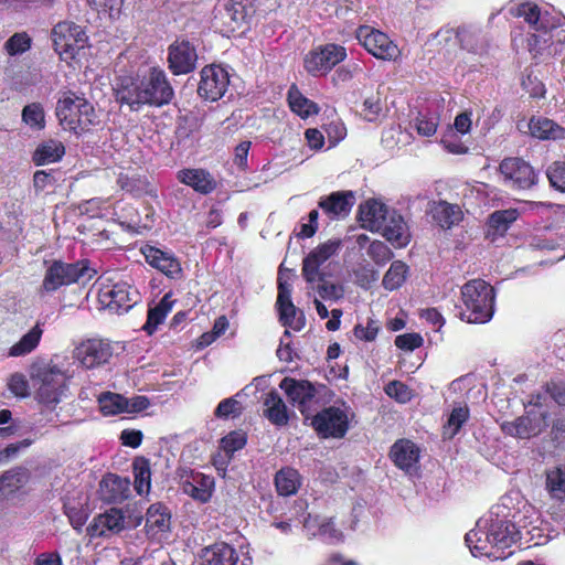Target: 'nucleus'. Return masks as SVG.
<instances>
[{
    "label": "nucleus",
    "mask_w": 565,
    "mask_h": 565,
    "mask_svg": "<svg viewBox=\"0 0 565 565\" xmlns=\"http://www.w3.org/2000/svg\"><path fill=\"white\" fill-rule=\"evenodd\" d=\"M361 226L381 233L395 247H404L411 241L408 226L403 216L376 200L360 205Z\"/></svg>",
    "instance_id": "f257e3e1"
},
{
    "label": "nucleus",
    "mask_w": 565,
    "mask_h": 565,
    "mask_svg": "<svg viewBox=\"0 0 565 565\" xmlns=\"http://www.w3.org/2000/svg\"><path fill=\"white\" fill-rule=\"evenodd\" d=\"M511 12L523 18L533 30L527 39V49L533 57L551 55V32L558 26L561 19L552 17L547 11L542 12L537 4L532 2L520 3L511 8Z\"/></svg>",
    "instance_id": "f03ea898"
},
{
    "label": "nucleus",
    "mask_w": 565,
    "mask_h": 565,
    "mask_svg": "<svg viewBox=\"0 0 565 565\" xmlns=\"http://www.w3.org/2000/svg\"><path fill=\"white\" fill-rule=\"evenodd\" d=\"M55 114L62 128L75 135H82L99 122L94 106L83 95L71 90L58 98Z\"/></svg>",
    "instance_id": "7ed1b4c3"
},
{
    "label": "nucleus",
    "mask_w": 565,
    "mask_h": 565,
    "mask_svg": "<svg viewBox=\"0 0 565 565\" xmlns=\"http://www.w3.org/2000/svg\"><path fill=\"white\" fill-rule=\"evenodd\" d=\"M494 289L482 279H472L461 287L463 308L459 311L462 321L486 323L494 313Z\"/></svg>",
    "instance_id": "20e7f679"
},
{
    "label": "nucleus",
    "mask_w": 565,
    "mask_h": 565,
    "mask_svg": "<svg viewBox=\"0 0 565 565\" xmlns=\"http://www.w3.org/2000/svg\"><path fill=\"white\" fill-rule=\"evenodd\" d=\"M93 270L86 262L64 263L53 260L46 266L42 280L41 294H52L64 286L79 282L83 279H90Z\"/></svg>",
    "instance_id": "39448f33"
},
{
    "label": "nucleus",
    "mask_w": 565,
    "mask_h": 565,
    "mask_svg": "<svg viewBox=\"0 0 565 565\" xmlns=\"http://www.w3.org/2000/svg\"><path fill=\"white\" fill-rule=\"evenodd\" d=\"M35 381L38 385L36 399L47 408H54L65 396L67 376L60 366L46 365L40 369Z\"/></svg>",
    "instance_id": "423d86ee"
},
{
    "label": "nucleus",
    "mask_w": 565,
    "mask_h": 565,
    "mask_svg": "<svg viewBox=\"0 0 565 565\" xmlns=\"http://www.w3.org/2000/svg\"><path fill=\"white\" fill-rule=\"evenodd\" d=\"M279 387L285 391L289 401L297 406L308 420L320 406V398L316 386L306 380L285 377Z\"/></svg>",
    "instance_id": "0eeeda50"
},
{
    "label": "nucleus",
    "mask_w": 565,
    "mask_h": 565,
    "mask_svg": "<svg viewBox=\"0 0 565 565\" xmlns=\"http://www.w3.org/2000/svg\"><path fill=\"white\" fill-rule=\"evenodd\" d=\"M358 41L374 57L383 61H396L401 56L398 46L382 31L369 25L356 30Z\"/></svg>",
    "instance_id": "6e6552de"
},
{
    "label": "nucleus",
    "mask_w": 565,
    "mask_h": 565,
    "mask_svg": "<svg viewBox=\"0 0 565 565\" xmlns=\"http://www.w3.org/2000/svg\"><path fill=\"white\" fill-rule=\"evenodd\" d=\"M86 39L83 29L70 21L57 23L52 31L55 51L63 60L74 58L77 52L84 47Z\"/></svg>",
    "instance_id": "1a4fd4ad"
},
{
    "label": "nucleus",
    "mask_w": 565,
    "mask_h": 565,
    "mask_svg": "<svg viewBox=\"0 0 565 565\" xmlns=\"http://www.w3.org/2000/svg\"><path fill=\"white\" fill-rule=\"evenodd\" d=\"M310 424L322 438H342L349 429L347 413L340 407L330 406L310 416Z\"/></svg>",
    "instance_id": "9d476101"
},
{
    "label": "nucleus",
    "mask_w": 565,
    "mask_h": 565,
    "mask_svg": "<svg viewBox=\"0 0 565 565\" xmlns=\"http://www.w3.org/2000/svg\"><path fill=\"white\" fill-rule=\"evenodd\" d=\"M504 185L513 190H527L536 184L534 169L521 158H505L499 166Z\"/></svg>",
    "instance_id": "9b49d317"
},
{
    "label": "nucleus",
    "mask_w": 565,
    "mask_h": 565,
    "mask_svg": "<svg viewBox=\"0 0 565 565\" xmlns=\"http://www.w3.org/2000/svg\"><path fill=\"white\" fill-rule=\"evenodd\" d=\"M546 409L527 408L524 416L512 422H504L501 428L504 434L518 438H531L541 434L547 426Z\"/></svg>",
    "instance_id": "f8f14e48"
},
{
    "label": "nucleus",
    "mask_w": 565,
    "mask_h": 565,
    "mask_svg": "<svg viewBox=\"0 0 565 565\" xmlns=\"http://www.w3.org/2000/svg\"><path fill=\"white\" fill-rule=\"evenodd\" d=\"M99 302L115 313L127 312L138 301V292L127 282H117L100 288Z\"/></svg>",
    "instance_id": "ddd939ff"
},
{
    "label": "nucleus",
    "mask_w": 565,
    "mask_h": 565,
    "mask_svg": "<svg viewBox=\"0 0 565 565\" xmlns=\"http://www.w3.org/2000/svg\"><path fill=\"white\" fill-rule=\"evenodd\" d=\"M141 82L148 105L163 106L172 100L174 90L162 68L151 67Z\"/></svg>",
    "instance_id": "4468645a"
},
{
    "label": "nucleus",
    "mask_w": 565,
    "mask_h": 565,
    "mask_svg": "<svg viewBox=\"0 0 565 565\" xmlns=\"http://www.w3.org/2000/svg\"><path fill=\"white\" fill-rule=\"evenodd\" d=\"M347 57L345 49L338 44H327L310 51L305 57V67L312 75L328 73Z\"/></svg>",
    "instance_id": "2eb2a0df"
},
{
    "label": "nucleus",
    "mask_w": 565,
    "mask_h": 565,
    "mask_svg": "<svg viewBox=\"0 0 565 565\" xmlns=\"http://www.w3.org/2000/svg\"><path fill=\"white\" fill-rule=\"evenodd\" d=\"M198 53L195 46L185 39H178L168 47V68L173 75H185L196 67Z\"/></svg>",
    "instance_id": "dca6fc26"
},
{
    "label": "nucleus",
    "mask_w": 565,
    "mask_h": 565,
    "mask_svg": "<svg viewBox=\"0 0 565 565\" xmlns=\"http://www.w3.org/2000/svg\"><path fill=\"white\" fill-rule=\"evenodd\" d=\"M230 76L226 70L217 65L205 66L201 71L198 93L206 100L216 102L227 90Z\"/></svg>",
    "instance_id": "f3484780"
},
{
    "label": "nucleus",
    "mask_w": 565,
    "mask_h": 565,
    "mask_svg": "<svg viewBox=\"0 0 565 565\" xmlns=\"http://www.w3.org/2000/svg\"><path fill=\"white\" fill-rule=\"evenodd\" d=\"M511 501V497H505L502 499V504L498 505L495 509L509 510V512L505 513L504 516L509 518L511 523L514 525V529H518V534L521 537V540L524 536V532L529 530L534 523L544 524L543 521L541 520L540 512L536 510V508L529 503L523 498H519V494H516L518 507L514 508L513 512L509 509V503Z\"/></svg>",
    "instance_id": "a211bd4d"
},
{
    "label": "nucleus",
    "mask_w": 565,
    "mask_h": 565,
    "mask_svg": "<svg viewBox=\"0 0 565 565\" xmlns=\"http://www.w3.org/2000/svg\"><path fill=\"white\" fill-rule=\"evenodd\" d=\"M113 356V347L108 341L89 339L74 350V358L85 367L95 369L106 364Z\"/></svg>",
    "instance_id": "6ab92c4d"
},
{
    "label": "nucleus",
    "mask_w": 565,
    "mask_h": 565,
    "mask_svg": "<svg viewBox=\"0 0 565 565\" xmlns=\"http://www.w3.org/2000/svg\"><path fill=\"white\" fill-rule=\"evenodd\" d=\"M341 246L338 239H329L313 248L302 262V276L307 282L313 284L320 275V266L334 256Z\"/></svg>",
    "instance_id": "aec40b11"
},
{
    "label": "nucleus",
    "mask_w": 565,
    "mask_h": 565,
    "mask_svg": "<svg viewBox=\"0 0 565 565\" xmlns=\"http://www.w3.org/2000/svg\"><path fill=\"white\" fill-rule=\"evenodd\" d=\"M255 13L253 0H228L216 8V19H220L227 31L237 30Z\"/></svg>",
    "instance_id": "412c9836"
},
{
    "label": "nucleus",
    "mask_w": 565,
    "mask_h": 565,
    "mask_svg": "<svg viewBox=\"0 0 565 565\" xmlns=\"http://www.w3.org/2000/svg\"><path fill=\"white\" fill-rule=\"evenodd\" d=\"M491 514H495L494 519L490 520V539L493 541L494 548L499 552L507 553L505 550L512 544L521 540L518 529L511 523L509 518H505L503 511L492 510Z\"/></svg>",
    "instance_id": "4be33fe9"
},
{
    "label": "nucleus",
    "mask_w": 565,
    "mask_h": 565,
    "mask_svg": "<svg viewBox=\"0 0 565 565\" xmlns=\"http://www.w3.org/2000/svg\"><path fill=\"white\" fill-rule=\"evenodd\" d=\"M419 455V448L409 439L395 441L390 451V457L395 466L408 475L417 472Z\"/></svg>",
    "instance_id": "5701e85b"
},
{
    "label": "nucleus",
    "mask_w": 565,
    "mask_h": 565,
    "mask_svg": "<svg viewBox=\"0 0 565 565\" xmlns=\"http://www.w3.org/2000/svg\"><path fill=\"white\" fill-rule=\"evenodd\" d=\"M125 529V516L121 510L110 509L94 518L86 531L90 537H103L117 534Z\"/></svg>",
    "instance_id": "b1692460"
},
{
    "label": "nucleus",
    "mask_w": 565,
    "mask_h": 565,
    "mask_svg": "<svg viewBox=\"0 0 565 565\" xmlns=\"http://www.w3.org/2000/svg\"><path fill=\"white\" fill-rule=\"evenodd\" d=\"M354 202L355 196L352 191H337L321 196L318 206L330 220H335L348 216Z\"/></svg>",
    "instance_id": "393cba45"
},
{
    "label": "nucleus",
    "mask_w": 565,
    "mask_h": 565,
    "mask_svg": "<svg viewBox=\"0 0 565 565\" xmlns=\"http://www.w3.org/2000/svg\"><path fill=\"white\" fill-rule=\"evenodd\" d=\"M181 489L194 500L205 503L212 497L214 479L202 472L190 471L189 475L181 477Z\"/></svg>",
    "instance_id": "a878e982"
},
{
    "label": "nucleus",
    "mask_w": 565,
    "mask_h": 565,
    "mask_svg": "<svg viewBox=\"0 0 565 565\" xmlns=\"http://www.w3.org/2000/svg\"><path fill=\"white\" fill-rule=\"evenodd\" d=\"M465 541L475 556L484 555L492 559H504L511 555V552L502 553L494 548L493 541L490 539V526L487 531L481 527L471 530L466 534Z\"/></svg>",
    "instance_id": "bb28decb"
},
{
    "label": "nucleus",
    "mask_w": 565,
    "mask_h": 565,
    "mask_svg": "<svg viewBox=\"0 0 565 565\" xmlns=\"http://www.w3.org/2000/svg\"><path fill=\"white\" fill-rule=\"evenodd\" d=\"M142 254L150 266L160 270L166 276L173 279L181 277V265L172 253L161 250L153 246H146L142 249Z\"/></svg>",
    "instance_id": "cd10ccee"
},
{
    "label": "nucleus",
    "mask_w": 565,
    "mask_h": 565,
    "mask_svg": "<svg viewBox=\"0 0 565 565\" xmlns=\"http://www.w3.org/2000/svg\"><path fill=\"white\" fill-rule=\"evenodd\" d=\"M204 565H249L252 558L247 554L241 557L226 543H217L204 551Z\"/></svg>",
    "instance_id": "c85d7f7f"
},
{
    "label": "nucleus",
    "mask_w": 565,
    "mask_h": 565,
    "mask_svg": "<svg viewBox=\"0 0 565 565\" xmlns=\"http://www.w3.org/2000/svg\"><path fill=\"white\" fill-rule=\"evenodd\" d=\"M99 493L106 502H121L129 497L130 481L126 477L108 473L99 482Z\"/></svg>",
    "instance_id": "c756f323"
},
{
    "label": "nucleus",
    "mask_w": 565,
    "mask_h": 565,
    "mask_svg": "<svg viewBox=\"0 0 565 565\" xmlns=\"http://www.w3.org/2000/svg\"><path fill=\"white\" fill-rule=\"evenodd\" d=\"M116 98L119 103L126 104L131 110H139L148 105L141 79H122L116 89Z\"/></svg>",
    "instance_id": "7c9ffc66"
},
{
    "label": "nucleus",
    "mask_w": 565,
    "mask_h": 565,
    "mask_svg": "<svg viewBox=\"0 0 565 565\" xmlns=\"http://www.w3.org/2000/svg\"><path fill=\"white\" fill-rule=\"evenodd\" d=\"M264 416L276 426L288 424V408L277 391H270L264 399Z\"/></svg>",
    "instance_id": "2f4dec72"
},
{
    "label": "nucleus",
    "mask_w": 565,
    "mask_h": 565,
    "mask_svg": "<svg viewBox=\"0 0 565 565\" xmlns=\"http://www.w3.org/2000/svg\"><path fill=\"white\" fill-rule=\"evenodd\" d=\"M178 179L202 194L211 193L215 189L214 179L202 169L181 170L178 173Z\"/></svg>",
    "instance_id": "473e14b6"
},
{
    "label": "nucleus",
    "mask_w": 565,
    "mask_h": 565,
    "mask_svg": "<svg viewBox=\"0 0 565 565\" xmlns=\"http://www.w3.org/2000/svg\"><path fill=\"white\" fill-rule=\"evenodd\" d=\"M463 217L461 207L458 204L439 201L433 209V218L443 228H451L458 225Z\"/></svg>",
    "instance_id": "72a5a7b5"
},
{
    "label": "nucleus",
    "mask_w": 565,
    "mask_h": 565,
    "mask_svg": "<svg viewBox=\"0 0 565 565\" xmlns=\"http://www.w3.org/2000/svg\"><path fill=\"white\" fill-rule=\"evenodd\" d=\"M64 154V145L58 140L49 139L36 147L32 160L36 166H45L60 161Z\"/></svg>",
    "instance_id": "f704fd0d"
},
{
    "label": "nucleus",
    "mask_w": 565,
    "mask_h": 565,
    "mask_svg": "<svg viewBox=\"0 0 565 565\" xmlns=\"http://www.w3.org/2000/svg\"><path fill=\"white\" fill-rule=\"evenodd\" d=\"M274 481L278 494L289 497L298 492L302 478L295 468L285 467L276 472Z\"/></svg>",
    "instance_id": "c9c22d12"
},
{
    "label": "nucleus",
    "mask_w": 565,
    "mask_h": 565,
    "mask_svg": "<svg viewBox=\"0 0 565 565\" xmlns=\"http://www.w3.org/2000/svg\"><path fill=\"white\" fill-rule=\"evenodd\" d=\"M146 529L151 536L169 531L170 513L166 507L159 503L149 507L146 515Z\"/></svg>",
    "instance_id": "e433bc0d"
},
{
    "label": "nucleus",
    "mask_w": 565,
    "mask_h": 565,
    "mask_svg": "<svg viewBox=\"0 0 565 565\" xmlns=\"http://www.w3.org/2000/svg\"><path fill=\"white\" fill-rule=\"evenodd\" d=\"M42 334L43 329L36 323L9 349L8 356L18 358L30 354L38 348Z\"/></svg>",
    "instance_id": "4c0bfd02"
},
{
    "label": "nucleus",
    "mask_w": 565,
    "mask_h": 565,
    "mask_svg": "<svg viewBox=\"0 0 565 565\" xmlns=\"http://www.w3.org/2000/svg\"><path fill=\"white\" fill-rule=\"evenodd\" d=\"M529 129L533 137L539 139L562 138L565 130L547 118H532L529 122Z\"/></svg>",
    "instance_id": "58836bf2"
},
{
    "label": "nucleus",
    "mask_w": 565,
    "mask_h": 565,
    "mask_svg": "<svg viewBox=\"0 0 565 565\" xmlns=\"http://www.w3.org/2000/svg\"><path fill=\"white\" fill-rule=\"evenodd\" d=\"M545 486L551 498L561 501L565 499V465L546 472Z\"/></svg>",
    "instance_id": "ea45409f"
},
{
    "label": "nucleus",
    "mask_w": 565,
    "mask_h": 565,
    "mask_svg": "<svg viewBox=\"0 0 565 565\" xmlns=\"http://www.w3.org/2000/svg\"><path fill=\"white\" fill-rule=\"evenodd\" d=\"M100 412L106 416H113L126 413L128 407V398L116 393H103L98 397Z\"/></svg>",
    "instance_id": "a19ab883"
},
{
    "label": "nucleus",
    "mask_w": 565,
    "mask_h": 565,
    "mask_svg": "<svg viewBox=\"0 0 565 565\" xmlns=\"http://www.w3.org/2000/svg\"><path fill=\"white\" fill-rule=\"evenodd\" d=\"M26 480V470L14 468L2 475L0 478V500L15 491Z\"/></svg>",
    "instance_id": "79ce46f5"
},
{
    "label": "nucleus",
    "mask_w": 565,
    "mask_h": 565,
    "mask_svg": "<svg viewBox=\"0 0 565 565\" xmlns=\"http://www.w3.org/2000/svg\"><path fill=\"white\" fill-rule=\"evenodd\" d=\"M407 270L408 267L405 263L401 260L393 262L383 277V287L387 290H395L399 288L406 279Z\"/></svg>",
    "instance_id": "37998d69"
},
{
    "label": "nucleus",
    "mask_w": 565,
    "mask_h": 565,
    "mask_svg": "<svg viewBox=\"0 0 565 565\" xmlns=\"http://www.w3.org/2000/svg\"><path fill=\"white\" fill-rule=\"evenodd\" d=\"M135 489L139 495L148 494L151 488V472L146 459H138L134 463Z\"/></svg>",
    "instance_id": "c03bdc74"
},
{
    "label": "nucleus",
    "mask_w": 565,
    "mask_h": 565,
    "mask_svg": "<svg viewBox=\"0 0 565 565\" xmlns=\"http://www.w3.org/2000/svg\"><path fill=\"white\" fill-rule=\"evenodd\" d=\"M288 100L291 110L301 118H308L309 116L317 114L319 110L318 106L313 102L306 98L298 92L294 93L290 90Z\"/></svg>",
    "instance_id": "a18cd8bd"
},
{
    "label": "nucleus",
    "mask_w": 565,
    "mask_h": 565,
    "mask_svg": "<svg viewBox=\"0 0 565 565\" xmlns=\"http://www.w3.org/2000/svg\"><path fill=\"white\" fill-rule=\"evenodd\" d=\"M22 120L32 129L42 130L45 127V114L40 103L26 105L22 110Z\"/></svg>",
    "instance_id": "49530a36"
},
{
    "label": "nucleus",
    "mask_w": 565,
    "mask_h": 565,
    "mask_svg": "<svg viewBox=\"0 0 565 565\" xmlns=\"http://www.w3.org/2000/svg\"><path fill=\"white\" fill-rule=\"evenodd\" d=\"M279 320L284 326L294 330H300L305 326V317L302 312H298L294 303L278 306Z\"/></svg>",
    "instance_id": "de8ad7c7"
},
{
    "label": "nucleus",
    "mask_w": 565,
    "mask_h": 565,
    "mask_svg": "<svg viewBox=\"0 0 565 565\" xmlns=\"http://www.w3.org/2000/svg\"><path fill=\"white\" fill-rule=\"evenodd\" d=\"M481 32L470 28L458 29V45L468 52L478 53L481 46Z\"/></svg>",
    "instance_id": "09e8293b"
},
{
    "label": "nucleus",
    "mask_w": 565,
    "mask_h": 565,
    "mask_svg": "<svg viewBox=\"0 0 565 565\" xmlns=\"http://www.w3.org/2000/svg\"><path fill=\"white\" fill-rule=\"evenodd\" d=\"M519 213L514 209L493 212L489 217V226L495 232H505L516 221Z\"/></svg>",
    "instance_id": "8fccbe9b"
},
{
    "label": "nucleus",
    "mask_w": 565,
    "mask_h": 565,
    "mask_svg": "<svg viewBox=\"0 0 565 565\" xmlns=\"http://www.w3.org/2000/svg\"><path fill=\"white\" fill-rule=\"evenodd\" d=\"M469 418V409L466 406H458L452 409L447 420V425L445 426L444 435L449 438L454 437L461 426Z\"/></svg>",
    "instance_id": "3c124183"
},
{
    "label": "nucleus",
    "mask_w": 565,
    "mask_h": 565,
    "mask_svg": "<svg viewBox=\"0 0 565 565\" xmlns=\"http://www.w3.org/2000/svg\"><path fill=\"white\" fill-rule=\"evenodd\" d=\"M169 310L170 307L166 303V299H162L154 308L149 309L143 330L148 334H152L157 330L158 326L164 321Z\"/></svg>",
    "instance_id": "603ef678"
},
{
    "label": "nucleus",
    "mask_w": 565,
    "mask_h": 565,
    "mask_svg": "<svg viewBox=\"0 0 565 565\" xmlns=\"http://www.w3.org/2000/svg\"><path fill=\"white\" fill-rule=\"evenodd\" d=\"M30 47L31 38L25 32L13 34L4 44L6 51L11 56L22 54Z\"/></svg>",
    "instance_id": "864d4df0"
},
{
    "label": "nucleus",
    "mask_w": 565,
    "mask_h": 565,
    "mask_svg": "<svg viewBox=\"0 0 565 565\" xmlns=\"http://www.w3.org/2000/svg\"><path fill=\"white\" fill-rule=\"evenodd\" d=\"M316 281H319L317 292L323 300H338L343 297L342 286L327 281L323 275H320Z\"/></svg>",
    "instance_id": "5fc2aeb1"
},
{
    "label": "nucleus",
    "mask_w": 565,
    "mask_h": 565,
    "mask_svg": "<svg viewBox=\"0 0 565 565\" xmlns=\"http://www.w3.org/2000/svg\"><path fill=\"white\" fill-rule=\"evenodd\" d=\"M242 413V405L235 397H228L220 402L214 415L217 418L237 417Z\"/></svg>",
    "instance_id": "6e6d98bb"
},
{
    "label": "nucleus",
    "mask_w": 565,
    "mask_h": 565,
    "mask_svg": "<svg viewBox=\"0 0 565 565\" xmlns=\"http://www.w3.org/2000/svg\"><path fill=\"white\" fill-rule=\"evenodd\" d=\"M246 445V436L243 431H231L221 439V447L227 455H233Z\"/></svg>",
    "instance_id": "4d7b16f0"
},
{
    "label": "nucleus",
    "mask_w": 565,
    "mask_h": 565,
    "mask_svg": "<svg viewBox=\"0 0 565 565\" xmlns=\"http://www.w3.org/2000/svg\"><path fill=\"white\" fill-rule=\"evenodd\" d=\"M546 174L553 188L565 192V162H554L548 167Z\"/></svg>",
    "instance_id": "13d9d810"
},
{
    "label": "nucleus",
    "mask_w": 565,
    "mask_h": 565,
    "mask_svg": "<svg viewBox=\"0 0 565 565\" xmlns=\"http://www.w3.org/2000/svg\"><path fill=\"white\" fill-rule=\"evenodd\" d=\"M367 255L379 265L387 263L393 257L390 247L381 241H374L370 244Z\"/></svg>",
    "instance_id": "bf43d9fd"
},
{
    "label": "nucleus",
    "mask_w": 565,
    "mask_h": 565,
    "mask_svg": "<svg viewBox=\"0 0 565 565\" xmlns=\"http://www.w3.org/2000/svg\"><path fill=\"white\" fill-rule=\"evenodd\" d=\"M385 393L398 403H407L412 398V391L402 382L392 381L385 386Z\"/></svg>",
    "instance_id": "052dcab7"
},
{
    "label": "nucleus",
    "mask_w": 565,
    "mask_h": 565,
    "mask_svg": "<svg viewBox=\"0 0 565 565\" xmlns=\"http://www.w3.org/2000/svg\"><path fill=\"white\" fill-rule=\"evenodd\" d=\"M551 536L545 533L543 524L534 523L529 530L524 532L522 540L533 545H544L550 541Z\"/></svg>",
    "instance_id": "680f3d73"
},
{
    "label": "nucleus",
    "mask_w": 565,
    "mask_h": 565,
    "mask_svg": "<svg viewBox=\"0 0 565 565\" xmlns=\"http://www.w3.org/2000/svg\"><path fill=\"white\" fill-rule=\"evenodd\" d=\"M362 72V67L358 62H349L348 64L339 67L333 74L334 83H345L351 81L355 75Z\"/></svg>",
    "instance_id": "e2e57ef3"
},
{
    "label": "nucleus",
    "mask_w": 565,
    "mask_h": 565,
    "mask_svg": "<svg viewBox=\"0 0 565 565\" xmlns=\"http://www.w3.org/2000/svg\"><path fill=\"white\" fill-rule=\"evenodd\" d=\"M317 537H320L329 544H335L343 540V534L334 527L331 519L326 518L322 526H320V533Z\"/></svg>",
    "instance_id": "0e129e2a"
},
{
    "label": "nucleus",
    "mask_w": 565,
    "mask_h": 565,
    "mask_svg": "<svg viewBox=\"0 0 565 565\" xmlns=\"http://www.w3.org/2000/svg\"><path fill=\"white\" fill-rule=\"evenodd\" d=\"M139 565H175V563L168 557L162 548H157L149 554H143L139 559Z\"/></svg>",
    "instance_id": "69168bd1"
},
{
    "label": "nucleus",
    "mask_w": 565,
    "mask_h": 565,
    "mask_svg": "<svg viewBox=\"0 0 565 565\" xmlns=\"http://www.w3.org/2000/svg\"><path fill=\"white\" fill-rule=\"evenodd\" d=\"M98 11L108 12L110 18L119 15L124 0H87Z\"/></svg>",
    "instance_id": "338daca9"
},
{
    "label": "nucleus",
    "mask_w": 565,
    "mask_h": 565,
    "mask_svg": "<svg viewBox=\"0 0 565 565\" xmlns=\"http://www.w3.org/2000/svg\"><path fill=\"white\" fill-rule=\"evenodd\" d=\"M435 40L437 41L438 45L446 49L447 51H450V49L458 45V30L449 28L440 29L435 34Z\"/></svg>",
    "instance_id": "774afa93"
}]
</instances>
